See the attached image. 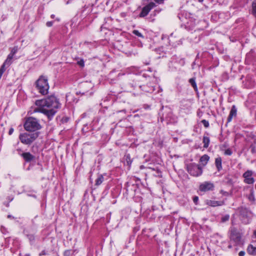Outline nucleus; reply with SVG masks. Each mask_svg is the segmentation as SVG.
I'll use <instances>...</instances> for the list:
<instances>
[{"label":"nucleus","mask_w":256,"mask_h":256,"mask_svg":"<svg viewBox=\"0 0 256 256\" xmlns=\"http://www.w3.org/2000/svg\"><path fill=\"white\" fill-rule=\"evenodd\" d=\"M254 237L256 238V230H255L254 232Z\"/></svg>","instance_id":"obj_44"},{"label":"nucleus","mask_w":256,"mask_h":256,"mask_svg":"<svg viewBox=\"0 0 256 256\" xmlns=\"http://www.w3.org/2000/svg\"><path fill=\"white\" fill-rule=\"evenodd\" d=\"M201 122L205 128H208L209 126V122L208 120H202Z\"/></svg>","instance_id":"obj_29"},{"label":"nucleus","mask_w":256,"mask_h":256,"mask_svg":"<svg viewBox=\"0 0 256 256\" xmlns=\"http://www.w3.org/2000/svg\"><path fill=\"white\" fill-rule=\"evenodd\" d=\"M50 18H55V16H54V14H52V15L50 16Z\"/></svg>","instance_id":"obj_43"},{"label":"nucleus","mask_w":256,"mask_h":256,"mask_svg":"<svg viewBox=\"0 0 256 256\" xmlns=\"http://www.w3.org/2000/svg\"><path fill=\"white\" fill-rule=\"evenodd\" d=\"M104 178L102 175H100L96 180V185L100 186L104 181Z\"/></svg>","instance_id":"obj_22"},{"label":"nucleus","mask_w":256,"mask_h":256,"mask_svg":"<svg viewBox=\"0 0 256 256\" xmlns=\"http://www.w3.org/2000/svg\"><path fill=\"white\" fill-rule=\"evenodd\" d=\"M40 134L39 132H24L20 134L19 139L22 144L30 145L38 137Z\"/></svg>","instance_id":"obj_2"},{"label":"nucleus","mask_w":256,"mask_h":256,"mask_svg":"<svg viewBox=\"0 0 256 256\" xmlns=\"http://www.w3.org/2000/svg\"><path fill=\"white\" fill-rule=\"evenodd\" d=\"M230 238L231 241H233L238 245L240 244L242 239V234L234 227L230 228Z\"/></svg>","instance_id":"obj_6"},{"label":"nucleus","mask_w":256,"mask_h":256,"mask_svg":"<svg viewBox=\"0 0 256 256\" xmlns=\"http://www.w3.org/2000/svg\"><path fill=\"white\" fill-rule=\"evenodd\" d=\"M253 172L251 170H246L242 175L244 178V182L247 184H253L254 179L252 177Z\"/></svg>","instance_id":"obj_10"},{"label":"nucleus","mask_w":256,"mask_h":256,"mask_svg":"<svg viewBox=\"0 0 256 256\" xmlns=\"http://www.w3.org/2000/svg\"><path fill=\"white\" fill-rule=\"evenodd\" d=\"M230 218V216L228 214H226L222 216L221 218V222H224L228 220Z\"/></svg>","instance_id":"obj_25"},{"label":"nucleus","mask_w":256,"mask_h":256,"mask_svg":"<svg viewBox=\"0 0 256 256\" xmlns=\"http://www.w3.org/2000/svg\"><path fill=\"white\" fill-rule=\"evenodd\" d=\"M156 6V4L153 2H150L146 4L142 8L139 15L140 17L144 18L148 14L149 12Z\"/></svg>","instance_id":"obj_9"},{"label":"nucleus","mask_w":256,"mask_h":256,"mask_svg":"<svg viewBox=\"0 0 256 256\" xmlns=\"http://www.w3.org/2000/svg\"><path fill=\"white\" fill-rule=\"evenodd\" d=\"M78 64L80 66L83 67L84 66V62L83 60H81L78 62Z\"/></svg>","instance_id":"obj_32"},{"label":"nucleus","mask_w":256,"mask_h":256,"mask_svg":"<svg viewBox=\"0 0 256 256\" xmlns=\"http://www.w3.org/2000/svg\"><path fill=\"white\" fill-rule=\"evenodd\" d=\"M255 187H256V186H255Z\"/></svg>","instance_id":"obj_48"},{"label":"nucleus","mask_w":256,"mask_h":256,"mask_svg":"<svg viewBox=\"0 0 256 256\" xmlns=\"http://www.w3.org/2000/svg\"><path fill=\"white\" fill-rule=\"evenodd\" d=\"M27 237L30 242H33L34 240V236L32 234H28Z\"/></svg>","instance_id":"obj_28"},{"label":"nucleus","mask_w":256,"mask_h":256,"mask_svg":"<svg viewBox=\"0 0 256 256\" xmlns=\"http://www.w3.org/2000/svg\"><path fill=\"white\" fill-rule=\"evenodd\" d=\"M215 166L218 172L222 170V160L220 156H218L215 158Z\"/></svg>","instance_id":"obj_15"},{"label":"nucleus","mask_w":256,"mask_h":256,"mask_svg":"<svg viewBox=\"0 0 256 256\" xmlns=\"http://www.w3.org/2000/svg\"><path fill=\"white\" fill-rule=\"evenodd\" d=\"M199 2H202L204 0H198Z\"/></svg>","instance_id":"obj_47"},{"label":"nucleus","mask_w":256,"mask_h":256,"mask_svg":"<svg viewBox=\"0 0 256 256\" xmlns=\"http://www.w3.org/2000/svg\"><path fill=\"white\" fill-rule=\"evenodd\" d=\"M252 14L256 18V0H254L252 4Z\"/></svg>","instance_id":"obj_19"},{"label":"nucleus","mask_w":256,"mask_h":256,"mask_svg":"<svg viewBox=\"0 0 256 256\" xmlns=\"http://www.w3.org/2000/svg\"><path fill=\"white\" fill-rule=\"evenodd\" d=\"M36 84L38 90L41 94L44 95L48 94L49 85L46 78L44 76H40L36 80Z\"/></svg>","instance_id":"obj_4"},{"label":"nucleus","mask_w":256,"mask_h":256,"mask_svg":"<svg viewBox=\"0 0 256 256\" xmlns=\"http://www.w3.org/2000/svg\"><path fill=\"white\" fill-rule=\"evenodd\" d=\"M210 142V138L206 136H204L202 138V142L204 143V148H208Z\"/></svg>","instance_id":"obj_18"},{"label":"nucleus","mask_w":256,"mask_h":256,"mask_svg":"<svg viewBox=\"0 0 256 256\" xmlns=\"http://www.w3.org/2000/svg\"><path fill=\"white\" fill-rule=\"evenodd\" d=\"M189 82L190 84L194 90L196 91L198 88L196 82V78H191L189 80Z\"/></svg>","instance_id":"obj_21"},{"label":"nucleus","mask_w":256,"mask_h":256,"mask_svg":"<svg viewBox=\"0 0 256 256\" xmlns=\"http://www.w3.org/2000/svg\"><path fill=\"white\" fill-rule=\"evenodd\" d=\"M198 196H196L193 198V201L196 204L197 202L198 201Z\"/></svg>","instance_id":"obj_36"},{"label":"nucleus","mask_w":256,"mask_h":256,"mask_svg":"<svg viewBox=\"0 0 256 256\" xmlns=\"http://www.w3.org/2000/svg\"><path fill=\"white\" fill-rule=\"evenodd\" d=\"M251 212L246 208H241L240 210V218L244 224H248L250 220Z\"/></svg>","instance_id":"obj_7"},{"label":"nucleus","mask_w":256,"mask_h":256,"mask_svg":"<svg viewBox=\"0 0 256 256\" xmlns=\"http://www.w3.org/2000/svg\"><path fill=\"white\" fill-rule=\"evenodd\" d=\"M18 50V48L17 46H15L12 48L10 52L8 54L9 56L14 57V55L17 52Z\"/></svg>","instance_id":"obj_23"},{"label":"nucleus","mask_w":256,"mask_h":256,"mask_svg":"<svg viewBox=\"0 0 256 256\" xmlns=\"http://www.w3.org/2000/svg\"><path fill=\"white\" fill-rule=\"evenodd\" d=\"M224 201H217V200H208L206 202V204L211 206H221L224 205Z\"/></svg>","instance_id":"obj_13"},{"label":"nucleus","mask_w":256,"mask_h":256,"mask_svg":"<svg viewBox=\"0 0 256 256\" xmlns=\"http://www.w3.org/2000/svg\"><path fill=\"white\" fill-rule=\"evenodd\" d=\"M214 188V184L209 182H205L200 185L199 190L202 192L212 190Z\"/></svg>","instance_id":"obj_11"},{"label":"nucleus","mask_w":256,"mask_h":256,"mask_svg":"<svg viewBox=\"0 0 256 256\" xmlns=\"http://www.w3.org/2000/svg\"><path fill=\"white\" fill-rule=\"evenodd\" d=\"M237 110L235 106H233L230 111L229 116L228 118V122H231L233 116H236V115Z\"/></svg>","instance_id":"obj_14"},{"label":"nucleus","mask_w":256,"mask_h":256,"mask_svg":"<svg viewBox=\"0 0 256 256\" xmlns=\"http://www.w3.org/2000/svg\"><path fill=\"white\" fill-rule=\"evenodd\" d=\"M249 199L250 200H254V196L252 193H251L250 194L249 196Z\"/></svg>","instance_id":"obj_35"},{"label":"nucleus","mask_w":256,"mask_h":256,"mask_svg":"<svg viewBox=\"0 0 256 256\" xmlns=\"http://www.w3.org/2000/svg\"><path fill=\"white\" fill-rule=\"evenodd\" d=\"M7 218H8L12 219V220H14V219H15L14 216H12V215H11V214H8V215Z\"/></svg>","instance_id":"obj_37"},{"label":"nucleus","mask_w":256,"mask_h":256,"mask_svg":"<svg viewBox=\"0 0 256 256\" xmlns=\"http://www.w3.org/2000/svg\"><path fill=\"white\" fill-rule=\"evenodd\" d=\"M210 157L207 154H204L200 158V162L204 165L206 166L208 161L209 160Z\"/></svg>","instance_id":"obj_16"},{"label":"nucleus","mask_w":256,"mask_h":256,"mask_svg":"<svg viewBox=\"0 0 256 256\" xmlns=\"http://www.w3.org/2000/svg\"><path fill=\"white\" fill-rule=\"evenodd\" d=\"M228 248H232V245L230 244V245L228 246Z\"/></svg>","instance_id":"obj_46"},{"label":"nucleus","mask_w":256,"mask_h":256,"mask_svg":"<svg viewBox=\"0 0 256 256\" xmlns=\"http://www.w3.org/2000/svg\"><path fill=\"white\" fill-rule=\"evenodd\" d=\"M53 23H54L53 21L48 22L46 23V26L48 27H50V26H52L53 25Z\"/></svg>","instance_id":"obj_34"},{"label":"nucleus","mask_w":256,"mask_h":256,"mask_svg":"<svg viewBox=\"0 0 256 256\" xmlns=\"http://www.w3.org/2000/svg\"><path fill=\"white\" fill-rule=\"evenodd\" d=\"M45 254H46V252L44 250H43L40 253L39 256H42V255H45Z\"/></svg>","instance_id":"obj_41"},{"label":"nucleus","mask_w":256,"mask_h":256,"mask_svg":"<svg viewBox=\"0 0 256 256\" xmlns=\"http://www.w3.org/2000/svg\"><path fill=\"white\" fill-rule=\"evenodd\" d=\"M158 4H162L164 2V0H154Z\"/></svg>","instance_id":"obj_40"},{"label":"nucleus","mask_w":256,"mask_h":256,"mask_svg":"<svg viewBox=\"0 0 256 256\" xmlns=\"http://www.w3.org/2000/svg\"><path fill=\"white\" fill-rule=\"evenodd\" d=\"M125 156H126V161L127 164L128 166H130L132 162V160L130 159V155L129 154H128L126 155Z\"/></svg>","instance_id":"obj_24"},{"label":"nucleus","mask_w":256,"mask_h":256,"mask_svg":"<svg viewBox=\"0 0 256 256\" xmlns=\"http://www.w3.org/2000/svg\"><path fill=\"white\" fill-rule=\"evenodd\" d=\"M14 130V128H10L9 130V131H8V134H9L10 135H11V134L13 133Z\"/></svg>","instance_id":"obj_38"},{"label":"nucleus","mask_w":256,"mask_h":256,"mask_svg":"<svg viewBox=\"0 0 256 256\" xmlns=\"http://www.w3.org/2000/svg\"><path fill=\"white\" fill-rule=\"evenodd\" d=\"M247 250L250 254L256 255V247H254L252 245H250Z\"/></svg>","instance_id":"obj_17"},{"label":"nucleus","mask_w":256,"mask_h":256,"mask_svg":"<svg viewBox=\"0 0 256 256\" xmlns=\"http://www.w3.org/2000/svg\"><path fill=\"white\" fill-rule=\"evenodd\" d=\"M72 254V250H68L64 252V256H70Z\"/></svg>","instance_id":"obj_30"},{"label":"nucleus","mask_w":256,"mask_h":256,"mask_svg":"<svg viewBox=\"0 0 256 256\" xmlns=\"http://www.w3.org/2000/svg\"><path fill=\"white\" fill-rule=\"evenodd\" d=\"M186 170L189 174L194 176H198L202 173V168L195 163H190L186 165Z\"/></svg>","instance_id":"obj_5"},{"label":"nucleus","mask_w":256,"mask_h":256,"mask_svg":"<svg viewBox=\"0 0 256 256\" xmlns=\"http://www.w3.org/2000/svg\"><path fill=\"white\" fill-rule=\"evenodd\" d=\"M228 182L230 184H232V180L231 179H228Z\"/></svg>","instance_id":"obj_42"},{"label":"nucleus","mask_w":256,"mask_h":256,"mask_svg":"<svg viewBox=\"0 0 256 256\" xmlns=\"http://www.w3.org/2000/svg\"><path fill=\"white\" fill-rule=\"evenodd\" d=\"M220 193L224 196H228L230 195V194L228 192L224 191V190H220Z\"/></svg>","instance_id":"obj_31"},{"label":"nucleus","mask_w":256,"mask_h":256,"mask_svg":"<svg viewBox=\"0 0 256 256\" xmlns=\"http://www.w3.org/2000/svg\"><path fill=\"white\" fill-rule=\"evenodd\" d=\"M24 126L26 131L32 132H36V130H40L42 128L38 120L36 118L32 117L28 118Z\"/></svg>","instance_id":"obj_3"},{"label":"nucleus","mask_w":256,"mask_h":256,"mask_svg":"<svg viewBox=\"0 0 256 256\" xmlns=\"http://www.w3.org/2000/svg\"><path fill=\"white\" fill-rule=\"evenodd\" d=\"M244 254L245 252L244 251H240L238 254L239 256H244Z\"/></svg>","instance_id":"obj_39"},{"label":"nucleus","mask_w":256,"mask_h":256,"mask_svg":"<svg viewBox=\"0 0 256 256\" xmlns=\"http://www.w3.org/2000/svg\"><path fill=\"white\" fill-rule=\"evenodd\" d=\"M132 33L138 37L142 38H144L142 34L138 30H134Z\"/></svg>","instance_id":"obj_26"},{"label":"nucleus","mask_w":256,"mask_h":256,"mask_svg":"<svg viewBox=\"0 0 256 256\" xmlns=\"http://www.w3.org/2000/svg\"><path fill=\"white\" fill-rule=\"evenodd\" d=\"M250 148H251V152L252 153H254L256 152V147L254 145L252 144Z\"/></svg>","instance_id":"obj_33"},{"label":"nucleus","mask_w":256,"mask_h":256,"mask_svg":"<svg viewBox=\"0 0 256 256\" xmlns=\"http://www.w3.org/2000/svg\"><path fill=\"white\" fill-rule=\"evenodd\" d=\"M92 87L93 85L90 82H86L82 83L80 85L82 90L80 92V93L86 96H92L93 94V92H90V90Z\"/></svg>","instance_id":"obj_8"},{"label":"nucleus","mask_w":256,"mask_h":256,"mask_svg":"<svg viewBox=\"0 0 256 256\" xmlns=\"http://www.w3.org/2000/svg\"><path fill=\"white\" fill-rule=\"evenodd\" d=\"M24 256H30V254H26Z\"/></svg>","instance_id":"obj_45"},{"label":"nucleus","mask_w":256,"mask_h":256,"mask_svg":"<svg viewBox=\"0 0 256 256\" xmlns=\"http://www.w3.org/2000/svg\"><path fill=\"white\" fill-rule=\"evenodd\" d=\"M13 57L8 55L6 59L4 62V64L8 67L12 62Z\"/></svg>","instance_id":"obj_20"},{"label":"nucleus","mask_w":256,"mask_h":256,"mask_svg":"<svg viewBox=\"0 0 256 256\" xmlns=\"http://www.w3.org/2000/svg\"><path fill=\"white\" fill-rule=\"evenodd\" d=\"M232 154V150L230 148H228L224 152V154L226 156H231Z\"/></svg>","instance_id":"obj_27"},{"label":"nucleus","mask_w":256,"mask_h":256,"mask_svg":"<svg viewBox=\"0 0 256 256\" xmlns=\"http://www.w3.org/2000/svg\"><path fill=\"white\" fill-rule=\"evenodd\" d=\"M20 156L24 159L26 162H30L35 160V156L30 152H24L20 154Z\"/></svg>","instance_id":"obj_12"},{"label":"nucleus","mask_w":256,"mask_h":256,"mask_svg":"<svg viewBox=\"0 0 256 256\" xmlns=\"http://www.w3.org/2000/svg\"><path fill=\"white\" fill-rule=\"evenodd\" d=\"M38 108L34 110V112H40L46 115L49 120H52L61 107L59 100L54 95L36 100L35 102Z\"/></svg>","instance_id":"obj_1"}]
</instances>
